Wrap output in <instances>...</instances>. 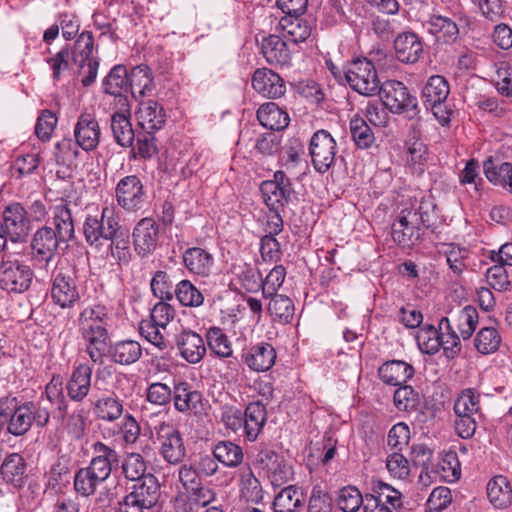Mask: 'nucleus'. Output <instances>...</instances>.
<instances>
[{
	"label": "nucleus",
	"mask_w": 512,
	"mask_h": 512,
	"mask_svg": "<svg viewBox=\"0 0 512 512\" xmlns=\"http://www.w3.org/2000/svg\"><path fill=\"white\" fill-rule=\"evenodd\" d=\"M111 314L102 304L85 307L78 317V331L85 344V351L95 364H102L109 340L108 328Z\"/></svg>",
	"instance_id": "1"
},
{
	"label": "nucleus",
	"mask_w": 512,
	"mask_h": 512,
	"mask_svg": "<svg viewBox=\"0 0 512 512\" xmlns=\"http://www.w3.org/2000/svg\"><path fill=\"white\" fill-rule=\"evenodd\" d=\"M0 415L8 418V432L15 436L26 434L35 424L38 428L45 427L50 420V411L41 400L28 401L18 405L16 398H5L0 401Z\"/></svg>",
	"instance_id": "2"
},
{
	"label": "nucleus",
	"mask_w": 512,
	"mask_h": 512,
	"mask_svg": "<svg viewBox=\"0 0 512 512\" xmlns=\"http://www.w3.org/2000/svg\"><path fill=\"white\" fill-rule=\"evenodd\" d=\"M119 219L114 210L109 207L100 209L96 206H87L83 222V234L90 246L102 245V240L108 241L118 230Z\"/></svg>",
	"instance_id": "3"
},
{
	"label": "nucleus",
	"mask_w": 512,
	"mask_h": 512,
	"mask_svg": "<svg viewBox=\"0 0 512 512\" xmlns=\"http://www.w3.org/2000/svg\"><path fill=\"white\" fill-rule=\"evenodd\" d=\"M33 279L31 268L17 258L5 253L0 262V287L8 292L22 293L29 289Z\"/></svg>",
	"instance_id": "4"
},
{
	"label": "nucleus",
	"mask_w": 512,
	"mask_h": 512,
	"mask_svg": "<svg viewBox=\"0 0 512 512\" xmlns=\"http://www.w3.org/2000/svg\"><path fill=\"white\" fill-rule=\"evenodd\" d=\"M344 78L354 91L364 96H373L379 89L380 80L376 68L367 58H357L348 63Z\"/></svg>",
	"instance_id": "5"
},
{
	"label": "nucleus",
	"mask_w": 512,
	"mask_h": 512,
	"mask_svg": "<svg viewBox=\"0 0 512 512\" xmlns=\"http://www.w3.org/2000/svg\"><path fill=\"white\" fill-rule=\"evenodd\" d=\"M385 108L392 113H411V117L417 113V99L411 95L407 87L400 81L387 80L380 83L377 93Z\"/></svg>",
	"instance_id": "6"
},
{
	"label": "nucleus",
	"mask_w": 512,
	"mask_h": 512,
	"mask_svg": "<svg viewBox=\"0 0 512 512\" xmlns=\"http://www.w3.org/2000/svg\"><path fill=\"white\" fill-rule=\"evenodd\" d=\"M156 439L159 443V453L167 463L179 465L186 457L183 438L172 424L161 422L155 427Z\"/></svg>",
	"instance_id": "7"
},
{
	"label": "nucleus",
	"mask_w": 512,
	"mask_h": 512,
	"mask_svg": "<svg viewBox=\"0 0 512 512\" xmlns=\"http://www.w3.org/2000/svg\"><path fill=\"white\" fill-rule=\"evenodd\" d=\"M337 152V143L327 130L321 129L312 135L309 154L317 172L326 173L334 164Z\"/></svg>",
	"instance_id": "8"
},
{
	"label": "nucleus",
	"mask_w": 512,
	"mask_h": 512,
	"mask_svg": "<svg viewBox=\"0 0 512 512\" xmlns=\"http://www.w3.org/2000/svg\"><path fill=\"white\" fill-rule=\"evenodd\" d=\"M61 243L62 239H59L52 226L44 225L35 231L31 239V249L34 260L41 264V268L48 270Z\"/></svg>",
	"instance_id": "9"
},
{
	"label": "nucleus",
	"mask_w": 512,
	"mask_h": 512,
	"mask_svg": "<svg viewBox=\"0 0 512 512\" xmlns=\"http://www.w3.org/2000/svg\"><path fill=\"white\" fill-rule=\"evenodd\" d=\"M260 191L269 209H281L289 202L293 188L287 175L276 171L273 180L262 182Z\"/></svg>",
	"instance_id": "10"
},
{
	"label": "nucleus",
	"mask_w": 512,
	"mask_h": 512,
	"mask_svg": "<svg viewBox=\"0 0 512 512\" xmlns=\"http://www.w3.org/2000/svg\"><path fill=\"white\" fill-rule=\"evenodd\" d=\"M74 137L80 148L86 152L93 151L98 147L101 128L93 112H81L74 126Z\"/></svg>",
	"instance_id": "11"
},
{
	"label": "nucleus",
	"mask_w": 512,
	"mask_h": 512,
	"mask_svg": "<svg viewBox=\"0 0 512 512\" xmlns=\"http://www.w3.org/2000/svg\"><path fill=\"white\" fill-rule=\"evenodd\" d=\"M51 297L61 308H71L80 300L76 278L70 271H59L53 278Z\"/></svg>",
	"instance_id": "12"
},
{
	"label": "nucleus",
	"mask_w": 512,
	"mask_h": 512,
	"mask_svg": "<svg viewBox=\"0 0 512 512\" xmlns=\"http://www.w3.org/2000/svg\"><path fill=\"white\" fill-rule=\"evenodd\" d=\"M116 200L120 207L127 211L139 210L144 202V188L136 175L120 179L116 186Z\"/></svg>",
	"instance_id": "13"
},
{
	"label": "nucleus",
	"mask_w": 512,
	"mask_h": 512,
	"mask_svg": "<svg viewBox=\"0 0 512 512\" xmlns=\"http://www.w3.org/2000/svg\"><path fill=\"white\" fill-rule=\"evenodd\" d=\"M2 223L6 228V236L13 243L24 239L30 231L28 212L20 203H12L4 209Z\"/></svg>",
	"instance_id": "14"
},
{
	"label": "nucleus",
	"mask_w": 512,
	"mask_h": 512,
	"mask_svg": "<svg viewBox=\"0 0 512 512\" xmlns=\"http://www.w3.org/2000/svg\"><path fill=\"white\" fill-rule=\"evenodd\" d=\"M415 213L404 208L393 222L391 235L393 241L402 248L414 246L420 239L419 228L416 226Z\"/></svg>",
	"instance_id": "15"
},
{
	"label": "nucleus",
	"mask_w": 512,
	"mask_h": 512,
	"mask_svg": "<svg viewBox=\"0 0 512 512\" xmlns=\"http://www.w3.org/2000/svg\"><path fill=\"white\" fill-rule=\"evenodd\" d=\"M159 227L152 218H143L133 230V243L137 254L146 257L153 253L158 245Z\"/></svg>",
	"instance_id": "16"
},
{
	"label": "nucleus",
	"mask_w": 512,
	"mask_h": 512,
	"mask_svg": "<svg viewBox=\"0 0 512 512\" xmlns=\"http://www.w3.org/2000/svg\"><path fill=\"white\" fill-rule=\"evenodd\" d=\"M252 87L263 97L272 99L281 97L286 91L283 78L268 68H260L254 72Z\"/></svg>",
	"instance_id": "17"
},
{
	"label": "nucleus",
	"mask_w": 512,
	"mask_h": 512,
	"mask_svg": "<svg viewBox=\"0 0 512 512\" xmlns=\"http://www.w3.org/2000/svg\"><path fill=\"white\" fill-rule=\"evenodd\" d=\"M92 372V367L86 363L74 368L65 386L70 400L82 402L89 395Z\"/></svg>",
	"instance_id": "18"
},
{
	"label": "nucleus",
	"mask_w": 512,
	"mask_h": 512,
	"mask_svg": "<svg viewBox=\"0 0 512 512\" xmlns=\"http://www.w3.org/2000/svg\"><path fill=\"white\" fill-rule=\"evenodd\" d=\"M176 345L183 359L190 364L199 363L206 354L203 338L192 330H183L176 336Z\"/></svg>",
	"instance_id": "19"
},
{
	"label": "nucleus",
	"mask_w": 512,
	"mask_h": 512,
	"mask_svg": "<svg viewBox=\"0 0 512 512\" xmlns=\"http://www.w3.org/2000/svg\"><path fill=\"white\" fill-rule=\"evenodd\" d=\"M261 50L266 61L275 67H289L292 53L287 41L277 35H269L262 40Z\"/></svg>",
	"instance_id": "20"
},
{
	"label": "nucleus",
	"mask_w": 512,
	"mask_h": 512,
	"mask_svg": "<svg viewBox=\"0 0 512 512\" xmlns=\"http://www.w3.org/2000/svg\"><path fill=\"white\" fill-rule=\"evenodd\" d=\"M276 351L270 343L260 342L243 353L244 363L253 371L266 372L275 364Z\"/></svg>",
	"instance_id": "21"
},
{
	"label": "nucleus",
	"mask_w": 512,
	"mask_h": 512,
	"mask_svg": "<svg viewBox=\"0 0 512 512\" xmlns=\"http://www.w3.org/2000/svg\"><path fill=\"white\" fill-rule=\"evenodd\" d=\"M397 59L402 63H416L423 53V44L417 34L411 31L400 33L394 40Z\"/></svg>",
	"instance_id": "22"
},
{
	"label": "nucleus",
	"mask_w": 512,
	"mask_h": 512,
	"mask_svg": "<svg viewBox=\"0 0 512 512\" xmlns=\"http://www.w3.org/2000/svg\"><path fill=\"white\" fill-rule=\"evenodd\" d=\"M136 115L139 126L145 132H156L166 123L165 110L154 100L140 102Z\"/></svg>",
	"instance_id": "23"
},
{
	"label": "nucleus",
	"mask_w": 512,
	"mask_h": 512,
	"mask_svg": "<svg viewBox=\"0 0 512 512\" xmlns=\"http://www.w3.org/2000/svg\"><path fill=\"white\" fill-rule=\"evenodd\" d=\"M63 243H68L75 237V226L72 211L66 201L51 208V225Z\"/></svg>",
	"instance_id": "24"
},
{
	"label": "nucleus",
	"mask_w": 512,
	"mask_h": 512,
	"mask_svg": "<svg viewBox=\"0 0 512 512\" xmlns=\"http://www.w3.org/2000/svg\"><path fill=\"white\" fill-rule=\"evenodd\" d=\"M183 264L191 274L209 277L213 271L214 257L204 248L192 247L183 253Z\"/></svg>",
	"instance_id": "25"
},
{
	"label": "nucleus",
	"mask_w": 512,
	"mask_h": 512,
	"mask_svg": "<svg viewBox=\"0 0 512 512\" xmlns=\"http://www.w3.org/2000/svg\"><path fill=\"white\" fill-rule=\"evenodd\" d=\"M267 420V411L261 402H251L243 414V432L247 440L255 441Z\"/></svg>",
	"instance_id": "26"
},
{
	"label": "nucleus",
	"mask_w": 512,
	"mask_h": 512,
	"mask_svg": "<svg viewBox=\"0 0 512 512\" xmlns=\"http://www.w3.org/2000/svg\"><path fill=\"white\" fill-rule=\"evenodd\" d=\"M174 407L177 411L198 413L202 407V394L193 390L187 382L175 384L173 389Z\"/></svg>",
	"instance_id": "27"
},
{
	"label": "nucleus",
	"mask_w": 512,
	"mask_h": 512,
	"mask_svg": "<svg viewBox=\"0 0 512 512\" xmlns=\"http://www.w3.org/2000/svg\"><path fill=\"white\" fill-rule=\"evenodd\" d=\"M286 41L294 44L306 41L312 32V25L301 16H282L278 23Z\"/></svg>",
	"instance_id": "28"
},
{
	"label": "nucleus",
	"mask_w": 512,
	"mask_h": 512,
	"mask_svg": "<svg viewBox=\"0 0 512 512\" xmlns=\"http://www.w3.org/2000/svg\"><path fill=\"white\" fill-rule=\"evenodd\" d=\"M110 360L116 364L128 366L136 363L142 356V346L131 339L116 341L108 349Z\"/></svg>",
	"instance_id": "29"
},
{
	"label": "nucleus",
	"mask_w": 512,
	"mask_h": 512,
	"mask_svg": "<svg viewBox=\"0 0 512 512\" xmlns=\"http://www.w3.org/2000/svg\"><path fill=\"white\" fill-rule=\"evenodd\" d=\"M414 372L412 365L400 360L387 361L378 370L380 379L391 386L406 384L413 377Z\"/></svg>",
	"instance_id": "30"
},
{
	"label": "nucleus",
	"mask_w": 512,
	"mask_h": 512,
	"mask_svg": "<svg viewBox=\"0 0 512 512\" xmlns=\"http://www.w3.org/2000/svg\"><path fill=\"white\" fill-rule=\"evenodd\" d=\"M257 119L260 124L270 130L285 129L290 121L288 113L274 102H266L257 110Z\"/></svg>",
	"instance_id": "31"
},
{
	"label": "nucleus",
	"mask_w": 512,
	"mask_h": 512,
	"mask_svg": "<svg viewBox=\"0 0 512 512\" xmlns=\"http://www.w3.org/2000/svg\"><path fill=\"white\" fill-rule=\"evenodd\" d=\"M27 464L19 453L8 454L0 467V473L7 483L21 487L27 477Z\"/></svg>",
	"instance_id": "32"
},
{
	"label": "nucleus",
	"mask_w": 512,
	"mask_h": 512,
	"mask_svg": "<svg viewBox=\"0 0 512 512\" xmlns=\"http://www.w3.org/2000/svg\"><path fill=\"white\" fill-rule=\"evenodd\" d=\"M484 174L487 180L512 194V164L502 162L495 164L492 157L483 163Z\"/></svg>",
	"instance_id": "33"
},
{
	"label": "nucleus",
	"mask_w": 512,
	"mask_h": 512,
	"mask_svg": "<svg viewBox=\"0 0 512 512\" xmlns=\"http://www.w3.org/2000/svg\"><path fill=\"white\" fill-rule=\"evenodd\" d=\"M125 112H115L111 115V130L115 142L121 147H131L135 133L130 122L129 110Z\"/></svg>",
	"instance_id": "34"
},
{
	"label": "nucleus",
	"mask_w": 512,
	"mask_h": 512,
	"mask_svg": "<svg viewBox=\"0 0 512 512\" xmlns=\"http://www.w3.org/2000/svg\"><path fill=\"white\" fill-rule=\"evenodd\" d=\"M131 491L148 510L157 504L161 494L160 484L157 478L151 473L144 476L142 480L136 481Z\"/></svg>",
	"instance_id": "35"
},
{
	"label": "nucleus",
	"mask_w": 512,
	"mask_h": 512,
	"mask_svg": "<svg viewBox=\"0 0 512 512\" xmlns=\"http://www.w3.org/2000/svg\"><path fill=\"white\" fill-rule=\"evenodd\" d=\"M304 504V494L295 485L283 488L274 498V512H298Z\"/></svg>",
	"instance_id": "36"
},
{
	"label": "nucleus",
	"mask_w": 512,
	"mask_h": 512,
	"mask_svg": "<svg viewBox=\"0 0 512 512\" xmlns=\"http://www.w3.org/2000/svg\"><path fill=\"white\" fill-rule=\"evenodd\" d=\"M487 496L494 507H507L512 501V486L505 476H495L487 484Z\"/></svg>",
	"instance_id": "37"
},
{
	"label": "nucleus",
	"mask_w": 512,
	"mask_h": 512,
	"mask_svg": "<svg viewBox=\"0 0 512 512\" xmlns=\"http://www.w3.org/2000/svg\"><path fill=\"white\" fill-rule=\"evenodd\" d=\"M269 298L267 310L273 321L283 325L291 323L295 312L293 301L283 294H275Z\"/></svg>",
	"instance_id": "38"
},
{
	"label": "nucleus",
	"mask_w": 512,
	"mask_h": 512,
	"mask_svg": "<svg viewBox=\"0 0 512 512\" xmlns=\"http://www.w3.org/2000/svg\"><path fill=\"white\" fill-rule=\"evenodd\" d=\"M71 457L66 454L58 455L56 460L45 473L46 485L52 489H60L69 482Z\"/></svg>",
	"instance_id": "39"
},
{
	"label": "nucleus",
	"mask_w": 512,
	"mask_h": 512,
	"mask_svg": "<svg viewBox=\"0 0 512 512\" xmlns=\"http://www.w3.org/2000/svg\"><path fill=\"white\" fill-rule=\"evenodd\" d=\"M428 30L438 40L453 43L459 35L457 24L450 18L441 15H432L427 21Z\"/></svg>",
	"instance_id": "40"
},
{
	"label": "nucleus",
	"mask_w": 512,
	"mask_h": 512,
	"mask_svg": "<svg viewBox=\"0 0 512 512\" xmlns=\"http://www.w3.org/2000/svg\"><path fill=\"white\" fill-rule=\"evenodd\" d=\"M212 453L227 468L239 467L244 458L242 448L231 441H219L214 445Z\"/></svg>",
	"instance_id": "41"
},
{
	"label": "nucleus",
	"mask_w": 512,
	"mask_h": 512,
	"mask_svg": "<svg viewBox=\"0 0 512 512\" xmlns=\"http://www.w3.org/2000/svg\"><path fill=\"white\" fill-rule=\"evenodd\" d=\"M92 407L96 418L105 422L118 420L124 412L122 401L114 396L101 397L92 404Z\"/></svg>",
	"instance_id": "42"
},
{
	"label": "nucleus",
	"mask_w": 512,
	"mask_h": 512,
	"mask_svg": "<svg viewBox=\"0 0 512 512\" xmlns=\"http://www.w3.org/2000/svg\"><path fill=\"white\" fill-rule=\"evenodd\" d=\"M239 481L241 493L247 501L259 503L263 500L264 492L261 483L249 465L239 470Z\"/></svg>",
	"instance_id": "43"
},
{
	"label": "nucleus",
	"mask_w": 512,
	"mask_h": 512,
	"mask_svg": "<svg viewBox=\"0 0 512 512\" xmlns=\"http://www.w3.org/2000/svg\"><path fill=\"white\" fill-rule=\"evenodd\" d=\"M129 86L134 97L150 95L154 89L151 69L146 65L134 67L129 75Z\"/></svg>",
	"instance_id": "44"
},
{
	"label": "nucleus",
	"mask_w": 512,
	"mask_h": 512,
	"mask_svg": "<svg viewBox=\"0 0 512 512\" xmlns=\"http://www.w3.org/2000/svg\"><path fill=\"white\" fill-rule=\"evenodd\" d=\"M371 491L374 493L376 500L382 501L392 512H398L402 508V494L391 485L381 480H372Z\"/></svg>",
	"instance_id": "45"
},
{
	"label": "nucleus",
	"mask_w": 512,
	"mask_h": 512,
	"mask_svg": "<svg viewBox=\"0 0 512 512\" xmlns=\"http://www.w3.org/2000/svg\"><path fill=\"white\" fill-rule=\"evenodd\" d=\"M481 394L473 388L463 390L454 403L455 414H469L483 418L481 408Z\"/></svg>",
	"instance_id": "46"
},
{
	"label": "nucleus",
	"mask_w": 512,
	"mask_h": 512,
	"mask_svg": "<svg viewBox=\"0 0 512 512\" xmlns=\"http://www.w3.org/2000/svg\"><path fill=\"white\" fill-rule=\"evenodd\" d=\"M108 241H110L109 249L111 256L119 264H127L131 259L129 231L119 224L118 230L115 231L111 238H108Z\"/></svg>",
	"instance_id": "47"
},
{
	"label": "nucleus",
	"mask_w": 512,
	"mask_h": 512,
	"mask_svg": "<svg viewBox=\"0 0 512 512\" xmlns=\"http://www.w3.org/2000/svg\"><path fill=\"white\" fill-rule=\"evenodd\" d=\"M415 213L416 226L423 225L425 228L435 232L438 228L439 217L436 212V205L431 199H421L417 207L408 208Z\"/></svg>",
	"instance_id": "48"
},
{
	"label": "nucleus",
	"mask_w": 512,
	"mask_h": 512,
	"mask_svg": "<svg viewBox=\"0 0 512 512\" xmlns=\"http://www.w3.org/2000/svg\"><path fill=\"white\" fill-rule=\"evenodd\" d=\"M174 295L178 302L189 308H197L203 305V293L190 281L181 280L174 289Z\"/></svg>",
	"instance_id": "49"
},
{
	"label": "nucleus",
	"mask_w": 512,
	"mask_h": 512,
	"mask_svg": "<svg viewBox=\"0 0 512 512\" xmlns=\"http://www.w3.org/2000/svg\"><path fill=\"white\" fill-rule=\"evenodd\" d=\"M237 280L242 288L248 292H257L261 289L263 284L262 275L259 269L251 264L243 263L235 265L233 268Z\"/></svg>",
	"instance_id": "50"
},
{
	"label": "nucleus",
	"mask_w": 512,
	"mask_h": 512,
	"mask_svg": "<svg viewBox=\"0 0 512 512\" xmlns=\"http://www.w3.org/2000/svg\"><path fill=\"white\" fill-rule=\"evenodd\" d=\"M450 89L449 84L443 76H431L423 88L422 95L425 104L445 102Z\"/></svg>",
	"instance_id": "51"
},
{
	"label": "nucleus",
	"mask_w": 512,
	"mask_h": 512,
	"mask_svg": "<svg viewBox=\"0 0 512 512\" xmlns=\"http://www.w3.org/2000/svg\"><path fill=\"white\" fill-rule=\"evenodd\" d=\"M441 347L447 358L456 357L461 351L459 335L456 334L451 326L450 319L443 317L439 323Z\"/></svg>",
	"instance_id": "52"
},
{
	"label": "nucleus",
	"mask_w": 512,
	"mask_h": 512,
	"mask_svg": "<svg viewBox=\"0 0 512 512\" xmlns=\"http://www.w3.org/2000/svg\"><path fill=\"white\" fill-rule=\"evenodd\" d=\"M209 349L220 358H228L233 354L232 344L220 327H211L206 332Z\"/></svg>",
	"instance_id": "53"
},
{
	"label": "nucleus",
	"mask_w": 512,
	"mask_h": 512,
	"mask_svg": "<svg viewBox=\"0 0 512 512\" xmlns=\"http://www.w3.org/2000/svg\"><path fill=\"white\" fill-rule=\"evenodd\" d=\"M122 473L127 480L139 481L147 476L146 461L144 457L137 452L126 453L122 461Z\"/></svg>",
	"instance_id": "54"
},
{
	"label": "nucleus",
	"mask_w": 512,
	"mask_h": 512,
	"mask_svg": "<svg viewBox=\"0 0 512 512\" xmlns=\"http://www.w3.org/2000/svg\"><path fill=\"white\" fill-rule=\"evenodd\" d=\"M129 76L123 65H116L104 79V90L113 96H122V92L128 89Z\"/></svg>",
	"instance_id": "55"
},
{
	"label": "nucleus",
	"mask_w": 512,
	"mask_h": 512,
	"mask_svg": "<svg viewBox=\"0 0 512 512\" xmlns=\"http://www.w3.org/2000/svg\"><path fill=\"white\" fill-rule=\"evenodd\" d=\"M418 348L422 353L434 355L441 347L440 333L430 324L421 327L416 334Z\"/></svg>",
	"instance_id": "56"
},
{
	"label": "nucleus",
	"mask_w": 512,
	"mask_h": 512,
	"mask_svg": "<svg viewBox=\"0 0 512 512\" xmlns=\"http://www.w3.org/2000/svg\"><path fill=\"white\" fill-rule=\"evenodd\" d=\"M350 132L353 141L360 149H367L371 147L375 141L372 129L360 116H355L351 119Z\"/></svg>",
	"instance_id": "57"
},
{
	"label": "nucleus",
	"mask_w": 512,
	"mask_h": 512,
	"mask_svg": "<svg viewBox=\"0 0 512 512\" xmlns=\"http://www.w3.org/2000/svg\"><path fill=\"white\" fill-rule=\"evenodd\" d=\"M455 321L460 336L467 340L476 329L478 324V311L475 307L467 305L459 310L455 315Z\"/></svg>",
	"instance_id": "58"
},
{
	"label": "nucleus",
	"mask_w": 512,
	"mask_h": 512,
	"mask_svg": "<svg viewBox=\"0 0 512 512\" xmlns=\"http://www.w3.org/2000/svg\"><path fill=\"white\" fill-rule=\"evenodd\" d=\"M103 482L101 478H96V475L86 467L79 469L74 476L75 491L84 497L93 495L97 487Z\"/></svg>",
	"instance_id": "59"
},
{
	"label": "nucleus",
	"mask_w": 512,
	"mask_h": 512,
	"mask_svg": "<svg viewBox=\"0 0 512 512\" xmlns=\"http://www.w3.org/2000/svg\"><path fill=\"white\" fill-rule=\"evenodd\" d=\"M475 348L482 354H490L498 350L501 336L494 327H483L474 339Z\"/></svg>",
	"instance_id": "60"
},
{
	"label": "nucleus",
	"mask_w": 512,
	"mask_h": 512,
	"mask_svg": "<svg viewBox=\"0 0 512 512\" xmlns=\"http://www.w3.org/2000/svg\"><path fill=\"white\" fill-rule=\"evenodd\" d=\"M94 49V38L93 34L90 31H83L74 43V47L72 50V60L80 66V68H84L83 63L87 60L93 59L91 54Z\"/></svg>",
	"instance_id": "61"
},
{
	"label": "nucleus",
	"mask_w": 512,
	"mask_h": 512,
	"mask_svg": "<svg viewBox=\"0 0 512 512\" xmlns=\"http://www.w3.org/2000/svg\"><path fill=\"white\" fill-rule=\"evenodd\" d=\"M365 496L355 486H346L339 490L337 505L343 512H356L364 506Z\"/></svg>",
	"instance_id": "62"
},
{
	"label": "nucleus",
	"mask_w": 512,
	"mask_h": 512,
	"mask_svg": "<svg viewBox=\"0 0 512 512\" xmlns=\"http://www.w3.org/2000/svg\"><path fill=\"white\" fill-rule=\"evenodd\" d=\"M394 405L398 410L412 412L419 406V394L409 385H401L393 397Z\"/></svg>",
	"instance_id": "63"
},
{
	"label": "nucleus",
	"mask_w": 512,
	"mask_h": 512,
	"mask_svg": "<svg viewBox=\"0 0 512 512\" xmlns=\"http://www.w3.org/2000/svg\"><path fill=\"white\" fill-rule=\"evenodd\" d=\"M79 147L77 141L74 142L71 138L57 142L54 152L56 162L61 165H72L80 154Z\"/></svg>",
	"instance_id": "64"
}]
</instances>
